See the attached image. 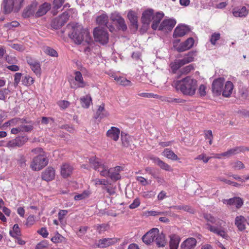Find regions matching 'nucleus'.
Listing matches in <instances>:
<instances>
[{"label": "nucleus", "mask_w": 249, "mask_h": 249, "mask_svg": "<svg viewBox=\"0 0 249 249\" xmlns=\"http://www.w3.org/2000/svg\"><path fill=\"white\" fill-rule=\"evenodd\" d=\"M108 227V225L106 224L98 225L96 226V230L99 234H102L107 230Z\"/></svg>", "instance_id": "obj_51"}, {"label": "nucleus", "mask_w": 249, "mask_h": 249, "mask_svg": "<svg viewBox=\"0 0 249 249\" xmlns=\"http://www.w3.org/2000/svg\"><path fill=\"white\" fill-rule=\"evenodd\" d=\"M158 231L159 229L157 228L151 229L142 236V239L143 242L147 245L154 242L156 234L158 233Z\"/></svg>", "instance_id": "obj_12"}, {"label": "nucleus", "mask_w": 249, "mask_h": 249, "mask_svg": "<svg viewBox=\"0 0 249 249\" xmlns=\"http://www.w3.org/2000/svg\"><path fill=\"white\" fill-rule=\"evenodd\" d=\"M164 14L162 12H158L152 17L153 23L152 24V28L156 30L159 27V23L161 20L164 17Z\"/></svg>", "instance_id": "obj_22"}, {"label": "nucleus", "mask_w": 249, "mask_h": 249, "mask_svg": "<svg viewBox=\"0 0 249 249\" xmlns=\"http://www.w3.org/2000/svg\"><path fill=\"white\" fill-rule=\"evenodd\" d=\"M26 61L32 70L37 75H40L41 68L39 62L30 56L26 57Z\"/></svg>", "instance_id": "obj_13"}, {"label": "nucleus", "mask_w": 249, "mask_h": 249, "mask_svg": "<svg viewBox=\"0 0 249 249\" xmlns=\"http://www.w3.org/2000/svg\"><path fill=\"white\" fill-rule=\"evenodd\" d=\"M109 115V114L108 112L106 111L105 109V104L102 103L98 107L95 115V118L102 119L104 118L108 117Z\"/></svg>", "instance_id": "obj_27"}, {"label": "nucleus", "mask_w": 249, "mask_h": 249, "mask_svg": "<svg viewBox=\"0 0 249 249\" xmlns=\"http://www.w3.org/2000/svg\"><path fill=\"white\" fill-rule=\"evenodd\" d=\"M232 14L235 17L245 18L248 15L249 10L245 6H243L241 8L237 7L233 9Z\"/></svg>", "instance_id": "obj_24"}, {"label": "nucleus", "mask_w": 249, "mask_h": 249, "mask_svg": "<svg viewBox=\"0 0 249 249\" xmlns=\"http://www.w3.org/2000/svg\"><path fill=\"white\" fill-rule=\"evenodd\" d=\"M19 25V23L17 21H13L10 23L5 24L4 26L9 29H11L14 27H18Z\"/></svg>", "instance_id": "obj_60"}, {"label": "nucleus", "mask_w": 249, "mask_h": 249, "mask_svg": "<svg viewBox=\"0 0 249 249\" xmlns=\"http://www.w3.org/2000/svg\"><path fill=\"white\" fill-rule=\"evenodd\" d=\"M89 166L86 164L82 165V168L87 169L93 168L95 171L100 173V175L104 177H107L109 175V169L107 166L105 165L104 161L95 156L92 157L89 159Z\"/></svg>", "instance_id": "obj_4"}, {"label": "nucleus", "mask_w": 249, "mask_h": 249, "mask_svg": "<svg viewBox=\"0 0 249 249\" xmlns=\"http://www.w3.org/2000/svg\"><path fill=\"white\" fill-rule=\"evenodd\" d=\"M44 51L46 54L52 57H57L58 55L57 52L54 49L48 46L44 48Z\"/></svg>", "instance_id": "obj_45"}, {"label": "nucleus", "mask_w": 249, "mask_h": 249, "mask_svg": "<svg viewBox=\"0 0 249 249\" xmlns=\"http://www.w3.org/2000/svg\"><path fill=\"white\" fill-rule=\"evenodd\" d=\"M243 151V148L241 147H236L231 149H230L226 152L222 153L220 155L222 157L229 158L233 155L240 153Z\"/></svg>", "instance_id": "obj_35"}, {"label": "nucleus", "mask_w": 249, "mask_h": 249, "mask_svg": "<svg viewBox=\"0 0 249 249\" xmlns=\"http://www.w3.org/2000/svg\"><path fill=\"white\" fill-rule=\"evenodd\" d=\"M247 220L242 215L237 216L235 219V225L240 231H243L246 229V222Z\"/></svg>", "instance_id": "obj_30"}, {"label": "nucleus", "mask_w": 249, "mask_h": 249, "mask_svg": "<svg viewBox=\"0 0 249 249\" xmlns=\"http://www.w3.org/2000/svg\"><path fill=\"white\" fill-rule=\"evenodd\" d=\"M69 18V16L68 13H63L52 21L51 23L52 27L54 29H58L61 28L67 22Z\"/></svg>", "instance_id": "obj_7"}, {"label": "nucleus", "mask_w": 249, "mask_h": 249, "mask_svg": "<svg viewBox=\"0 0 249 249\" xmlns=\"http://www.w3.org/2000/svg\"><path fill=\"white\" fill-rule=\"evenodd\" d=\"M73 167L69 163H63L61 166V175L66 178L69 177L72 173Z\"/></svg>", "instance_id": "obj_19"}, {"label": "nucleus", "mask_w": 249, "mask_h": 249, "mask_svg": "<svg viewBox=\"0 0 249 249\" xmlns=\"http://www.w3.org/2000/svg\"><path fill=\"white\" fill-rule=\"evenodd\" d=\"M118 240L116 238H105L100 239L97 246L100 248H105L116 244Z\"/></svg>", "instance_id": "obj_15"}, {"label": "nucleus", "mask_w": 249, "mask_h": 249, "mask_svg": "<svg viewBox=\"0 0 249 249\" xmlns=\"http://www.w3.org/2000/svg\"><path fill=\"white\" fill-rule=\"evenodd\" d=\"M37 3L36 2H33L31 4L28 6L24 10L23 13V17L24 18L30 17L32 16L35 15L36 17V11L37 7Z\"/></svg>", "instance_id": "obj_17"}, {"label": "nucleus", "mask_w": 249, "mask_h": 249, "mask_svg": "<svg viewBox=\"0 0 249 249\" xmlns=\"http://www.w3.org/2000/svg\"><path fill=\"white\" fill-rule=\"evenodd\" d=\"M154 10L153 9H148L144 11L142 14V21L143 23V27L147 28L150 21L152 20V17L154 15Z\"/></svg>", "instance_id": "obj_14"}, {"label": "nucleus", "mask_w": 249, "mask_h": 249, "mask_svg": "<svg viewBox=\"0 0 249 249\" xmlns=\"http://www.w3.org/2000/svg\"><path fill=\"white\" fill-rule=\"evenodd\" d=\"M64 2L65 0H53V8L55 9L60 8Z\"/></svg>", "instance_id": "obj_58"}, {"label": "nucleus", "mask_w": 249, "mask_h": 249, "mask_svg": "<svg viewBox=\"0 0 249 249\" xmlns=\"http://www.w3.org/2000/svg\"><path fill=\"white\" fill-rule=\"evenodd\" d=\"M194 69V67L192 64H190L183 68L182 69L180 70L178 73V74L179 75L178 78L179 77L182 75H186L188 74Z\"/></svg>", "instance_id": "obj_43"}, {"label": "nucleus", "mask_w": 249, "mask_h": 249, "mask_svg": "<svg viewBox=\"0 0 249 249\" xmlns=\"http://www.w3.org/2000/svg\"><path fill=\"white\" fill-rule=\"evenodd\" d=\"M172 208L175 210H182L184 211L190 212L191 213H194V211L191 207L187 205L174 206H173Z\"/></svg>", "instance_id": "obj_47"}, {"label": "nucleus", "mask_w": 249, "mask_h": 249, "mask_svg": "<svg viewBox=\"0 0 249 249\" xmlns=\"http://www.w3.org/2000/svg\"><path fill=\"white\" fill-rule=\"evenodd\" d=\"M17 142L18 147L23 145L28 140V138L24 136L18 137L15 139Z\"/></svg>", "instance_id": "obj_49"}, {"label": "nucleus", "mask_w": 249, "mask_h": 249, "mask_svg": "<svg viewBox=\"0 0 249 249\" xmlns=\"http://www.w3.org/2000/svg\"><path fill=\"white\" fill-rule=\"evenodd\" d=\"M162 155L167 158L173 160H177L178 158L176 154L169 148H166L162 152Z\"/></svg>", "instance_id": "obj_38"}, {"label": "nucleus", "mask_w": 249, "mask_h": 249, "mask_svg": "<svg viewBox=\"0 0 249 249\" xmlns=\"http://www.w3.org/2000/svg\"><path fill=\"white\" fill-rule=\"evenodd\" d=\"M34 81L33 78L29 75L25 76L22 80V83L26 86L32 84Z\"/></svg>", "instance_id": "obj_52"}, {"label": "nucleus", "mask_w": 249, "mask_h": 249, "mask_svg": "<svg viewBox=\"0 0 249 249\" xmlns=\"http://www.w3.org/2000/svg\"><path fill=\"white\" fill-rule=\"evenodd\" d=\"M63 238V237L61 235L57 233L51 238V241L54 243H57L61 242Z\"/></svg>", "instance_id": "obj_53"}, {"label": "nucleus", "mask_w": 249, "mask_h": 249, "mask_svg": "<svg viewBox=\"0 0 249 249\" xmlns=\"http://www.w3.org/2000/svg\"><path fill=\"white\" fill-rule=\"evenodd\" d=\"M82 107L84 108H89L90 103H92L91 97L90 95H87L80 98Z\"/></svg>", "instance_id": "obj_40"}, {"label": "nucleus", "mask_w": 249, "mask_h": 249, "mask_svg": "<svg viewBox=\"0 0 249 249\" xmlns=\"http://www.w3.org/2000/svg\"><path fill=\"white\" fill-rule=\"evenodd\" d=\"M120 134V129L112 126L107 133V136L110 139L116 141L118 140Z\"/></svg>", "instance_id": "obj_32"}, {"label": "nucleus", "mask_w": 249, "mask_h": 249, "mask_svg": "<svg viewBox=\"0 0 249 249\" xmlns=\"http://www.w3.org/2000/svg\"><path fill=\"white\" fill-rule=\"evenodd\" d=\"M206 87L204 85H201L198 89V93L201 96H204L206 94Z\"/></svg>", "instance_id": "obj_63"}, {"label": "nucleus", "mask_w": 249, "mask_h": 249, "mask_svg": "<svg viewBox=\"0 0 249 249\" xmlns=\"http://www.w3.org/2000/svg\"><path fill=\"white\" fill-rule=\"evenodd\" d=\"M68 211L66 210H60L58 213V219L60 221H61L64 216L68 213Z\"/></svg>", "instance_id": "obj_64"}, {"label": "nucleus", "mask_w": 249, "mask_h": 249, "mask_svg": "<svg viewBox=\"0 0 249 249\" xmlns=\"http://www.w3.org/2000/svg\"><path fill=\"white\" fill-rule=\"evenodd\" d=\"M196 244V240L195 238H188L181 244V249H194Z\"/></svg>", "instance_id": "obj_28"}, {"label": "nucleus", "mask_w": 249, "mask_h": 249, "mask_svg": "<svg viewBox=\"0 0 249 249\" xmlns=\"http://www.w3.org/2000/svg\"><path fill=\"white\" fill-rule=\"evenodd\" d=\"M151 160H152L154 162L158 165L161 169L167 171H172L173 169L171 168V166L163 161L160 160L159 158L154 157L151 158Z\"/></svg>", "instance_id": "obj_31"}, {"label": "nucleus", "mask_w": 249, "mask_h": 249, "mask_svg": "<svg viewBox=\"0 0 249 249\" xmlns=\"http://www.w3.org/2000/svg\"><path fill=\"white\" fill-rule=\"evenodd\" d=\"M74 80L75 82H77V83H76L75 82L71 83V88L73 89H77L78 88L85 87L87 85V84L84 81L81 73L79 71H76L74 72Z\"/></svg>", "instance_id": "obj_11"}, {"label": "nucleus", "mask_w": 249, "mask_h": 249, "mask_svg": "<svg viewBox=\"0 0 249 249\" xmlns=\"http://www.w3.org/2000/svg\"><path fill=\"white\" fill-rule=\"evenodd\" d=\"M108 17L106 14H103L96 18V23L100 26H107L108 22Z\"/></svg>", "instance_id": "obj_37"}, {"label": "nucleus", "mask_w": 249, "mask_h": 249, "mask_svg": "<svg viewBox=\"0 0 249 249\" xmlns=\"http://www.w3.org/2000/svg\"><path fill=\"white\" fill-rule=\"evenodd\" d=\"M170 242L169 246L170 249H178L180 242V237L178 235L175 234H171L169 236Z\"/></svg>", "instance_id": "obj_29"}, {"label": "nucleus", "mask_w": 249, "mask_h": 249, "mask_svg": "<svg viewBox=\"0 0 249 249\" xmlns=\"http://www.w3.org/2000/svg\"><path fill=\"white\" fill-rule=\"evenodd\" d=\"M197 81L187 76L175 83V87L184 95L192 96L195 95L197 88Z\"/></svg>", "instance_id": "obj_2"}, {"label": "nucleus", "mask_w": 249, "mask_h": 249, "mask_svg": "<svg viewBox=\"0 0 249 249\" xmlns=\"http://www.w3.org/2000/svg\"><path fill=\"white\" fill-rule=\"evenodd\" d=\"M22 122L23 119L18 118H15L9 121V123H11V125L12 126H14L15 125H19L21 123H22Z\"/></svg>", "instance_id": "obj_55"}, {"label": "nucleus", "mask_w": 249, "mask_h": 249, "mask_svg": "<svg viewBox=\"0 0 249 249\" xmlns=\"http://www.w3.org/2000/svg\"><path fill=\"white\" fill-rule=\"evenodd\" d=\"M224 81L225 79L223 77L218 78L213 81L212 88L213 93L214 95L218 96L221 94Z\"/></svg>", "instance_id": "obj_8"}, {"label": "nucleus", "mask_w": 249, "mask_h": 249, "mask_svg": "<svg viewBox=\"0 0 249 249\" xmlns=\"http://www.w3.org/2000/svg\"><path fill=\"white\" fill-rule=\"evenodd\" d=\"M113 77L117 83L123 86H131L132 85L131 82L125 78L118 77L117 76H113Z\"/></svg>", "instance_id": "obj_39"}, {"label": "nucleus", "mask_w": 249, "mask_h": 249, "mask_svg": "<svg viewBox=\"0 0 249 249\" xmlns=\"http://www.w3.org/2000/svg\"><path fill=\"white\" fill-rule=\"evenodd\" d=\"M27 122L23 119V122L20 124V126L23 132H30L33 129V126L31 124H27Z\"/></svg>", "instance_id": "obj_44"}, {"label": "nucleus", "mask_w": 249, "mask_h": 249, "mask_svg": "<svg viewBox=\"0 0 249 249\" xmlns=\"http://www.w3.org/2000/svg\"><path fill=\"white\" fill-rule=\"evenodd\" d=\"M55 176V172L53 168L48 167L44 172L42 173L41 178L43 180L47 181L53 179Z\"/></svg>", "instance_id": "obj_25"}, {"label": "nucleus", "mask_w": 249, "mask_h": 249, "mask_svg": "<svg viewBox=\"0 0 249 249\" xmlns=\"http://www.w3.org/2000/svg\"><path fill=\"white\" fill-rule=\"evenodd\" d=\"M21 76L22 74L21 73L17 72L15 74L14 82L15 87H17L20 81Z\"/></svg>", "instance_id": "obj_59"}, {"label": "nucleus", "mask_w": 249, "mask_h": 249, "mask_svg": "<svg viewBox=\"0 0 249 249\" xmlns=\"http://www.w3.org/2000/svg\"><path fill=\"white\" fill-rule=\"evenodd\" d=\"M223 203L230 205H235L237 208L239 209L243 205V200L240 197H234L229 199H224Z\"/></svg>", "instance_id": "obj_21"}, {"label": "nucleus", "mask_w": 249, "mask_h": 249, "mask_svg": "<svg viewBox=\"0 0 249 249\" xmlns=\"http://www.w3.org/2000/svg\"><path fill=\"white\" fill-rule=\"evenodd\" d=\"M127 17L133 27L135 30H137L138 28V17L136 14L133 11H130L128 13Z\"/></svg>", "instance_id": "obj_36"}, {"label": "nucleus", "mask_w": 249, "mask_h": 249, "mask_svg": "<svg viewBox=\"0 0 249 249\" xmlns=\"http://www.w3.org/2000/svg\"><path fill=\"white\" fill-rule=\"evenodd\" d=\"M122 170L123 168L119 166L109 169V175L107 177H109L113 181H117L121 178L120 172Z\"/></svg>", "instance_id": "obj_16"}, {"label": "nucleus", "mask_w": 249, "mask_h": 249, "mask_svg": "<svg viewBox=\"0 0 249 249\" xmlns=\"http://www.w3.org/2000/svg\"><path fill=\"white\" fill-rule=\"evenodd\" d=\"M232 168L236 170H240L245 168L244 164L240 161H237L232 163Z\"/></svg>", "instance_id": "obj_54"}, {"label": "nucleus", "mask_w": 249, "mask_h": 249, "mask_svg": "<svg viewBox=\"0 0 249 249\" xmlns=\"http://www.w3.org/2000/svg\"><path fill=\"white\" fill-rule=\"evenodd\" d=\"M48 164L46 157L43 154H40L35 157L31 164V167L35 171H39Z\"/></svg>", "instance_id": "obj_5"}, {"label": "nucleus", "mask_w": 249, "mask_h": 249, "mask_svg": "<svg viewBox=\"0 0 249 249\" xmlns=\"http://www.w3.org/2000/svg\"><path fill=\"white\" fill-rule=\"evenodd\" d=\"M138 95L140 97L148 98H159V95L155 94L152 93H140L138 94Z\"/></svg>", "instance_id": "obj_50"}, {"label": "nucleus", "mask_w": 249, "mask_h": 249, "mask_svg": "<svg viewBox=\"0 0 249 249\" xmlns=\"http://www.w3.org/2000/svg\"><path fill=\"white\" fill-rule=\"evenodd\" d=\"M10 235L14 237L20 235V231L19 230L18 224H16L14 225L13 228V231L10 232Z\"/></svg>", "instance_id": "obj_48"}, {"label": "nucleus", "mask_w": 249, "mask_h": 249, "mask_svg": "<svg viewBox=\"0 0 249 249\" xmlns=\"http://www.w3.org/2000/svg\"><path fill=\"white\" fill-rule=\"evenodd\" d=\"M110 18L112 21L117 23L119 30L124 31L127 29V26L124 19L118 13L115 12L112 13Z\"/></svg>", "instance_id": "obj_9"}, {"label": "nucleus", "mask_w": 249, "mask_h": 249, "mask_svg": "<svg viewBox=\"0 0 249 249\" xmlns=\"http://www.w3.org/2000/svg\"><path fill=\"white\" fill-rule=\"evenodd\" d=\"M140 205V200L139 198L135 199L133 202L129 206L131 209H134L137 208Z\"/></svg>", "instance_id": "obj_61"}, {"label": "nucleus", "mask_w": 249, "mask_h": 249, "mask_svg": "<svg viewBox=\"0 0 249 249\" xmlns=\"http://www.w3.org/2000/svg\"><path fill=\"white\" fill-rule=\"evenodd\" d=\"M102 189L106 190L109 196H113L116 194V186L108 182L107 185L103 186Z\"/></svg>", "instance_id": "obj_41"}, {"label": "nucleus", "mask_w": 249, "mask_h": 249, "mask_svg": "<svg viewBox=\"0 0 249 249\" xmlns=\"http://www.w3.org/2000/svg\"><path fill=\"white\" fill-rule=\"evenodd\" d=\"M93 35L95 41L102 44H105L108 42V35L107 31L100 27H96L94 29Z\"/></svg>", "instance_id": "obj_6"}, {"label": "nucleus", "mask_w": 249, "mask_h": 249, "mask_svg": "<svg viewBox=\"0 0 249 249\" xmlns=\"http://www.w3.org/2000/svg\"><path fill=\"white\" fill-rule=\"evenodd\" d=\"M130 137L128 136L125 135L122 137V144L125 147H128L130 145Z\"/></svg>", "instance_id": "obj_56"}, {"label": "nucleus", "mask_w": 249, "mask_h": 249, "mask_svg": "<svg viewBox=\"0 0 249 249\" xmlns=\"http://www.w3.org/2000/svg\"><path fill=\"white\" fill-rule=\"evenodd\" d=\"M51 7V4L48 2H44L40 5L36 13V17H40L44 15L50 10Z\"/></svg>", "instance_id": "obj_23"}, {"label": "nucleus", "mask_w": 249, "mask_h": 249, "mask_svg": "<svg viewBox=\"0 0 249 249\" xmlns=\"http://www.w3.org/2000/svg\"><path fill=\"white\" fill-rule=\"evenodd\" d=\"M184 65L182 61L181 60H176L173 64H172L171 69L174 73H176V71L181 66Z\"/></svg>", "instance_id": "obj_46"}, {"label": "nucleus", "mask_w": 249, "mask_h": 249, "mask_svg": "<svg viewBox=\"0 0 249 249\" xmlns=\"http://www.w3.org/2000/svg\"><path fill=\"white\" fill-rule=\"evenodd\" d=\"M195 56H196L195 52H190L185 55L183 59L180 60L182 61L183 64L185 65L193 61Z\"/></svg>", "instance_id": "obj_42"}, {"label": "nucleus", "mask_w": 249, "mask_h": 249, "mask_svg": "<svg viewBox=\"0 0 249 249\" xmlns=\"http://www.w3.org/2000/svg\"><path fill=\"white\" fill-rule=\"evenodd\" d=\"M2 5L4 13L9 14L13 10L14 1V0H3Z\"/></svg>", "instance_id": "obj_34"}, {"label": "nucleus", "mask_w": 249, "mask_h": 249, "mask_svg": "<svg viewBox=\"0 0 249 249\" xmlns=\"http://www.w3.org/2000/svg\"><path fill=\"white\" fill-rule=\"evenodd\" d=\"M210 159L211 157H207L206 154H205L198 155L196 158H195L196 160H202L204 163H207Z\"/></svg>", "instance_id": "obj_62"}, {"label": "nucleus", "mask_w": 249, "mask_h": 249, "mask_svg": "<svg viewBox=\"0 0 249 249\" xmlns=\"http://www.w3.org/2000/svg\"><path fill=\"white\" fill-rule=\"evenodd\" d=\"M189 31V28L188 26L185 25L178 26L174 30L173 36L174 37L183 36Z\"/></svg>", "instance_id": "obj_20"}, {"label": "nucleus", "mask_w": 249, "mask_h": 249, "mask_svg": "<svg viewBox=\"0 0 249 249\" xmlns=\"http://www.w3.org/2000/svg\"><path fill=\"white\" fill-rule=\"evenodd\" d=\"M203 217L208 222L206 224V228L211 232L221 236L224 239H228L229 237L224 228L221 227L223 220L214 217L211 214L205 213Z\"/></svg>", "instance_id": "obj_1"}, {"label": "nucleus", "mask_w": 249, "mask_h": 249, "mask_svg": "<svg viewBox=\"0 0 249 249\" xmlns=\"http://www.w3.org/2000/svg\"><path fill=\"white\" fill-rule=\"evenodd\" d=\"M176 24V21L174 19H165L159 26V30L165 32L171 31Z\"/></svg>", "instance_id": "obj_10"}, {"label": "nucleus", "mask_w": 249, "mask_h": 249, "mask_svg": "<svg viewBox=\"0 0 249 249\" xmlns=\"http://www.w3.org/2000/svg\"><path fill=\"white\" fill-rule=\"evenodd\" d=\"M71 30V32L69 33V36L75 43L86 45H90L92 43L89 32L83 29L82 26L75 25L72 27Z\"/></svg>", "instance_id": "obj_3"}, {"label": "nucleus", "mask_w": 249, "mask_h": 249, "mask_svg": "<svg viewBox=\"0 0 249 249\" xmlns=\"http://www.w3.org/2000/svg\"><path fill=\"white\" fill-rule=\"evenodd\" d=\"M194 40L192 37L188 38L183 43H181L177 48L178 52H182L190 49L193 46Z\"/></svg>", "instance_id": "obj_18"}, {"label": "nucleus", "mask_w": 249, "mask_h": 249, "mask_svg": "<svg viewBox=\"0 0 249 249\" xmlns=\"http://www.w3.org/2000/svg\"><path fill=\"white\" fill-rule=\"evenodd\" d=\"M220 36V35L219 33H214L213 34L211 38L210 41L211 43L213 45H215L216 41L219 39Z\"/></svg>", "instance_id": "obj_57"}, {"label": "nucleus", "mask_w": 249, "mask_h": 249, "mask_svg": "<svg viewBox=\"0 0 249 249\" xmlns=\"http://www.w3.org/2000/svg\"><path fill=\"white\" fill-rule=\"evenodd\" d=\"M233 89L232 83L230 81H227L222 92L223 96L226 97H229L232 93Z\"/></svg>", "instance_id": "obj_33"}, {"label": "nucleus", "mask_w": 249, "mask_h": 249, "mask_svg": "<svg viewBox=\"0 0 249 249\" xmlns=\"http://www.w3.org/2000/svg\"><path fill=\"white\" fill-rule=\"evenodd\" d=\"M154 242L158 247H164L166 244L165 235L162 232H160L159 231L156 234Z\"/></svg>", "instance_id": "obj_26"}]
</instances>
